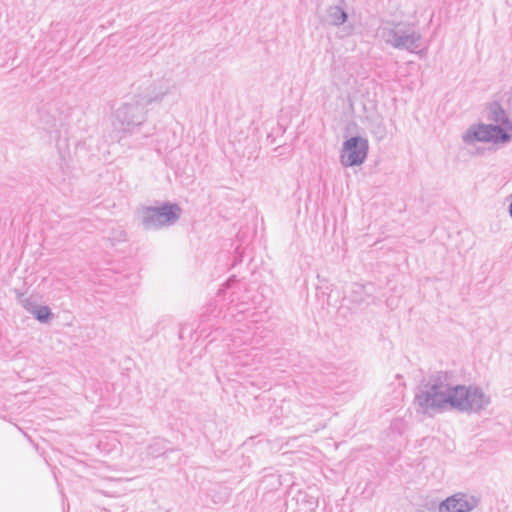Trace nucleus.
Masks as SVG:
<instances>
[{
	"label": "nucleus",
	"instance_id": "12",
	"mask_svg": "<svg viewBox=\"0 0 512 512\" xmlns=\"http://www.w3.org/2000/svg\"><path fill=\"white\" fill-rule=\"evenodd\" d=\"M510 215L512 217V202H511V205H510Z\"/></svg>",
	"mask_w": 512,
	"mask_h": 512
},
{
	"label": "nucleus",
	"instance_id": "6",
	"mask_svg": "<svg viewBox=\"0 0 512 512\" xmlns=\"http://www.w3.org/2000/svg\"><path fill=\"white\" fill-rule=\"evenodd\" d=\"M469 391L462 386L451 388L450 405L458 408H465L469 405Z\"/></svg>",
	"mask_w": 512,
	"mask_h": 512
},
{
	"label": "nucleus",
	"instance_id": "5",
	"mask_svg": "<svg viewBox=\"0 0 512 512\" xmlns=\"http://www.w3.org/2000/svg\"><path fill=\"white\" fill-rule=\"evenodd\" d=\"M149 219L158 225L169 224L179 217L180 209L176 205H165L149 209Z\"/></svg>",
	"mask_w": 512,
	"mask_h": 512
},
{
	"label": "nucleus",
	"instance_id": "1",
	"mask_svg": "<svg viewBox=\"0 0 512 512\" xmlns=\"http://www.w3.org/2000/svg\"><path fill=\"white\" fill-rule=\"evenodd\" d=\"M512 138V123L500 111L497 124H489L482 127V141L493 144L505 143Z\"/></svg>",
	"mask_w": 512,
	"mask_h": 512
},
{
	"label": "nucleus",
	"instance_id": "10",
	"mask_svg": "<svg viewBox=\"0 0 512 512\" xmlns=\"http://www.w3.org/2000/svg\"><path fill=\"white\" fill-rule=\"evenodd\" d=\"M367 485H368V482H365V486L362 488V491L361 493H365L366 489H367Z\"/></svg>",
	"mask_w": 512,
	"mask_h": 512
},
{
	"label": "nucleus",
	"instance_id": "11",
	"mask_svg": "<svg viewBox=\"0 0 512 512\" xmlns=\"http://www.w3.org/2000/svg\"><path fill=\"white\" fill-rule=\"evenodd\" d=\"M104 494H105L106 496H110V497L114 496L113 494H110V493H108V492H104Z\"/></svg>",
	"mask_w": 512,
	"mask_h": 512
},
{
	"label": "nucleus",
	"instance_id": "7",
	"mask_svg": "<svg viewBox=\"0 0 512 512\" xmlns=\"http://www.w3.org/2000/svg\"><path fill=\"white\" fill-rule=\"evenodd\" d=\"M296 500L297 502L307 503L311 509H315L318 506V497L302 490L298 491Z\"/></svg>",
	"mask_w": 512,
	"mask_h": 512
},
{
	"label": "nucleus",
	"instance_id": "4",
	"mask_svg": "<svg viewBox=\"0 0 512 512\" xmlns=\"http://www.w3.org/2000/svg\"><path fill=\"white\" fill-rule=\"evenodd\" d=\"M474 505L470 503L462 493H456L443 500L439 506V512H469Z\"/></svg>",
	"mask_w": 512,
	"mask_h": 512
},
{
	"label": "nucleus",
	"instance_id": "9",
	"mask_svg": "<svg viewBox=\"0 0 512 512\" xmlns=\"http://www.w3.org/2000/svg\"><path fill=\"white\" fill-rule=\"evenodd\" d=\"M35 315L38 320L46 321L50 316V310L48 307H40L35 311Z\"/></svg>",
	"mask_w": 512,
	"mask_h": 512
},
{
	"label": "nucleus",
	"instance_id": "3",
	"mask_svg": "<svg viewBox=\"0 0 512 512\" xmlns=\"http://www.w3.org/2000/svg\"><path fill=\"white\" fill-rule=\"evenodd\" d=\"M451 388L445 385L434 386L431 392L418 397L419 405L428 411L433 408H442L447 404H450Z\"/></svg>",
	"mask_w": 512,
	"mask_h": 512
},
{
	"label": "nucleus",
	"instance_id": "2",
	"mask_svg": "<svg viewBox=\"0 0 512 512\" xmlns=\"http://www.w3.org/2000/svg\"><path fill=\"white\" fill-rule=\"evenodd\" d=\"M367 141L360 137L347 140L343 146L341 161L345 166L361 164L367 155Z\"/></svg>",
	"mask_w": 512,
	"mask_h": 512
},
{
	"label": "nucleus",
	"instance_id": "8",
	"mask_svg": "<svg viewBox=\"0 0 512 512\" xmlns=\"http://www.w3.org/2000/svg\"><path fill=\"white\" fill-rule=\"evenodd\" d=\"M332 16L333 22L335 24L343 23L346 21L347 18L346 14L340 8H335L333 10Z\"/></svg>",
	"mask_w": 512,
	"mask_h": 512
}]
</instances>
